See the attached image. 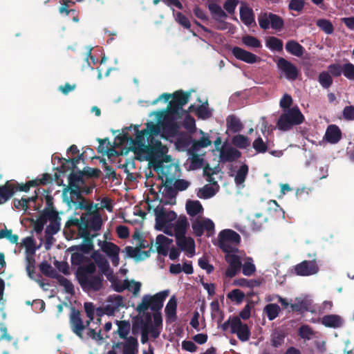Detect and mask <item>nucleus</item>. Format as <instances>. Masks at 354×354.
Wrapping results in <instances>:
<instances>
[{"label":"nucleus","mask_w":354,"mask_h":354,"mask_svg":"<svg viewBox=\"0 0 354 354\" xmlns=\"http://www.w3.org/2000/svg\"><path fill=\"white\" fill-rule=\"evenodd\" d=\"M223 331H227L230 328L231 333L236 334L241 342H246L250 339L251 333L248 326L244 324L237 316L230 317L229 319L221 324Z\"/></svg>","instance_id":"0eeeda50"},{"label":"nucleus","mask_w":354,"mask_h":354,"mask_svg":"<svg viewBox=\"0 0 354 354\" xmlns=\"http://www.w3.org/2000/svg\"><path fill=\"white\" fill-rule=\"evenodd\" d=\"M277 66L284 74L287 80L295 81L297 79L299 73V69L290 61L283 57H279L277 62Z\"/></svg>","instance_id":"1a4fd4ad"},{"label":"nucleus","mask_w":354,"mask_h":354,"mask_svg":"<svg viewBox=\"0 0 354 354\" xmlns=\"http://www.w3.org/2000/svg\"><path fill=\"white\" fill-rule=\"evenodd\" d=\"M232 144L239 149H246L250 145L249 138L242 134L234 136L232 140Z\"/></svg>","instance_id":"37998d69"},{"label":"nucleus","mask_w":354,"mask_h":354,"mask_svg":"<svg viewBox=\"0 0 354 354\" xmlns=\"http://www.w3.org/2000/svg\"><path fill=\"white\" fill-rule=\"evenodd\" d=\"M172 240L162 234H158L156 236V250L158 254L162 256H167L169 252V248L172 243Z\"/></svg>","instance_id":"bb28decb"},{"label":"nucleus","mask_w":354,"mask_h":354,"mask_svg":"<svg viewBox=\"0 0 354 354\" xmlns=\"http://www.w3.org/2000/svg\"><path fill=\"white\" fill-rule=\"evenodd\" d=\"M75 205V209H84L86 211L84 213H88L90 212L94 211V209L97 208L96 205L94 206L93 203L88 202L84 198L80 201H77Z\"/></svg>","instance_id":"13d9d810"},{"label":"nucleus","mask_w":354,"mask_h":354,"mask_svg":"<svg viewBox=\"0 0 354 354\" xmlns=\"http://www.w3.org/2000/svg\"><path fill=\"white\" fill-rule=\"evenodd\" d=\"M176 243L181 250L190 254L195 253V242L192 237L186 236V235L177 237L176 238Z\"/></svg>","instance_id":"aec40b11"},{"label":"nucleus","mask_w":354,"mask_h":354,"mask_svg":"<svg viewBox=\"0 0 354 354\" xmlns=\"http://www.w3.org/2000/svg\"><path fill=\"white\" fill-rule=\"evenodd\" d=\"M194 234L196 236H201L204 231L207 232V236H211L214 233V223L209 218L203 221L196 219L192 225Z\"/></svg>","instance_id":"ddd939ff"},{"label":"nucleus","mask_w":354,"mask_h":354,"mask_svg":"<svg viewBox=\"0 0 354 354\" xmlns=\"http://www.w3.org/2000/svg\"><path fill=\"white\" fill-rule=\"evenodd\" d=\"M183 115V113L180 112H172L171 108L167 106V110L162 111L159 115V118L162 119L160 125L176 123L177 122L176 120L181 118Z\"/></svg>","instance_id":"412c9836"},{"label":"nucleus","mask_w":354,"mask_h":354,"mask_svg":"<svg viewBox=\"0 0 354 354\" xmlns=\"http://www.w3.org/2000/svg\"><path fill=\"white\" fill-rule=\"evenodd\" d=\"M85 175L84 173L78 170L77 171H71L68 176V185L75 188H80V187L86 184Z\"/></svg>","instance_id":"a878e982"},{"label":"nucleus","mask_w":354,"mask_h":354,"mask_svg":"<svg viewBox=\"0 0 354 354\" xmlns=\"http://www.w3.org/2000/svg\"><path fill=\"white\" fill-rule=\"evenodd\" d=\"M322 324L326 327L337 328L344 324L343 319L338 315H324L322 319Z\"/></svg>","instance_id":"b1692460"},{"label":"nucleus","mask_w":354,"mask_h":354,"mask_svg":"<svg viewBox=\"0 0 354 354\" xmlns=\"http://www.w3.org/2000/svg\"><path fill=\"white\" fill-rule=\"evenodd\" d=\"M172 179L169 178H166V181L164 183V188L162 192V196L169 200L175 199L177 194L175 187L171 186Z\"/></svg>","instance_id":"58836bf2"},{"label":"nucleus","mask_w":354,"mask_h":354,"mask_svg":"<svg viewBox=\"0 0 354 354\" xmlns=\"http://www.w3.org/2000/svg\"><path fill=\"white\" fill-rule=\"evenodd\" d=\"M242 273L245 276L250 277L256 272V266L252 257H246L242 263Z\"/></svg>","instance_id":"4c0bfd02"},{"label":"nucleus","mask_w":354,"mask_h":354,"mask_svg":"<svg viewBox=\"0 0 354 354\" xmlns=\"http://www.w3.org/2000/svg\"><path fill=\"white\" fill-rule=\"evenodd\" d=\"M207 102H205L201 105H198L196 109V114L198 118L206 120L212 116V113L209 110Z\"/></svg>","instance_id":"8fccbe9b"},{"label":"nucleus","mask_w":354,"mask_h":354,"mask_svg":"<svg viewBox=\"0 0 354 354\" xmlns=\"http://www.w3.org/2000/svg\"><path fill=\"white\" fill-rule=\"evenodd\" d=\"M139 127L140 125L138 124L133 127L136 138H131V145L129 147V149L138 156H140V151L143 148L142 146L146 145L145 142V138L148 140L147 130L142 129L140 131Z\"/></svg>","instance_id":"9d476101"},{"label":"nucleus","mask_w":354,"mask_h":354,"mask_svg":"<svg viewBox=\"0 0 354 354\" xmlns=\"http://www.w3.org/2000/svg\"><path fill=\"white\" fill-rule=\"evenodd\" d=\"M145 129L147 130L148 141L151 140V138H153V136H157L160 131V127L152 122H147V128Z\"/></svg>","instance_id":"338daca9"},{"label":"nucleus","mask_w":354,"mask_h":354,"mask_svg":"<svg viewBox=\"0 0 354 354\" xmlns=\"http://www.w3.org/2000/svg\"><path fill=\"white\" fill-rule=\"evenodd\" d=\"M169 292L164 290L159 292L154 295H145L141 303L138 305L136 310L139 313H145L148 309L153 312V326L159 327L162 326V317L160 310L163 306L164 301L168 296Z\"/></svg>","instance_id":"7ed1b4c3"},{"label":"nucleus","mask_w":354,"mask_h":354,"mask_svg":"<svg viewBox=\"0 0 354 354\" xmlns=\"http://www.w3.org/2000/svg\"><path fill=\"white\" fill-rule=\"evenodd\" d=\"M115 324L118 326V330L115 331L114 333L118 334L121 339H127L131 329L129 322L126 320H115Z\"/></svg>","instance_id":"c9c22d12"},{"label":"nucleus","mask_w":354,"mask_h":354,"mask_svg":"<svg viewBox=\"0 0 354 354\" xmlns=\"http://www.w3.org/2000/svg\"><path fill=\"white\" fill-rule=\"evenodd\" d=\"M270 12H261L260 15L258 17V21L259 26L263 30H267L269 28L270 24Z\"/></svg>","instance_id":"69168bd1"},{"label":"nucleus","mask_w":354,"mask_h":354,"mask_svg":"<svg viewBox=\"0 0 354 354\" xmlns=\"http://www.w3.org/2000/svg\"><path fill=\"white\" fill-rule=\"evenodd\" d=\"M342 74L349 80H354V65L346 63L343 65Z\"/></svg>","instance_id":"774afa93"},{"label":"nucleus","mask_w":354,"mask_h":354,"mask_svg":"<svg viewBox=\"0 0 354 354\" xmlns=\"http://www.w3.org/2000/svg\"><path fill=\"white\" fill-rule=\"evenodd\" d=\"M66 192H69L71 194V199L68 200V203H73V204H76L77 201L84 198L82 193L78 187L75 188L73 187L68 186L64 189V194H65Z\"/></svg>","instance_id":"a19ab883"},{"label":"nucleus","mask_w":354,"mask_h":354,"mask_svg":"<svg viewBox=\"0 0 354 354\" xmlns=\"http://www.w3.org/2000/svg\"><path fill=\"white\" fill-rule=\"evenodd\" d=\"M114 290L118 292H122L125 289L131 290V283L128 280H124L123 283L118 281L116 279L111 282Z\"/></svg>","instance_id":"bf43d9fd"},{"label":"nucleus","mask_w":354,"mask_h":354,"mask_svg":"<svg viewBox=\"0 0 354 354\" xmlns=\"http://www.w3.org/2000/svg\"><path fill=\"white\" fill-rule=\"evenodd\" d=\"M177 301L174 296L171 297L167 302L165 311L167 322H174L176 319Z\"/></svg>","instance_id":"c85d7f7f"},{"label":"nucleus","mask_w":354,"mask_h":354,"mask_svg":"<svg viewBox=\"0 0 354 354\" xmlns=\"http://www.w3.org/2000/svg\"><path fill=\"white\" fill-rule=\"evenodd\" d=\"M227 297L231 301H236V304H239L243 301V300L245 297V294L243 292H242L239 289H234V290H232L231 292H230L227 294Z\"/></svg>","instance_id":"052dcab7"},{"label":"nucleus","mask_w":354,"mask_h":354,"mask_svg":"<svg viewBox=\"0 0 354 354\" xmlns=\"http://www.w3.org/2000/svg\"><path fill=\"white\" fill-rule=\"evenodd\" d=\"M30 187L29 181L19 183L14 179L6 180L3 185H0V205L8 201L16 192H28Z\"/></svg>","instance_id":"6e6552de"},{"label":"nucleus","mask_w":354,"mask_h":354,"mask_svg":"<svg viewBox=\"0 0 354 354\" xmlns=\"http://www.w3.org/2000/svg\"><path fill=\"white\" fill-rule=\"evenodd\" d=\"M97 141L99 142V146L97 151L99 153H106L109 157L117 153L115 149L111 145L108 138H98Z\"/></svg>","instance_id":"2f4dec72"},{"label":"nucleus","mask_w":354,"mask_h":354,"mask_svg":"<svg viewBox=\"0 0 354 354\" xmlns=\"http://www.w3.org/2000/svg\"><path fill=\"white\" fill-rule=\"evenodd\" d=\"M295 273L299 276H310L316 274L319 268L315 259L304 260L295 267Z\"/></svg>","instance_id":"2eb2a0df"},{"label":"nucleus","mask_w":354,"mask_h":354,"mask_svg":"<svg viewBox=\"0 0 354 354\" xmlns=\"http://www.w3.org/2000/svg\"><path fill=\"white\" fill-rule=\"evenodd\" d=\"M102 225V217L97 208L88 213H83L80 218H70L65 225L64 233L67 239L82 238L83 243L70 247V250H81L89 253L93 249V239L89 230L98 231Z\"/></svg>","instance_id":"f257e3e1"},{"label":"nucleus","mask_w":354,"mask_h":354,"mask_svg":"<svg viewBox=\"0 0 354 354\" xmlns=\"http://www.w3.org/2000/svg\"><path fill=\"white\" fill-rule=\"evenodd\" d=\"M232 54L236 59L247 64H254L261 60V58L257 55L239 46H234L232 48Z\"/></svg>","instance_id":"f3484780"},{"label":"nucleus","mask_w":354,"mask_h":354,"mask_svg":"<svg viewBox=\"0 0 354 354\" xmlns=\"http://www.w3.org/2000/svg\"><path fill=\"white\" fill-rule=\"evenodd\" d=\"M40 272L46 277L55 279L59 274L56 270H55L50 263L47 261H42L39 265Z\"/></svg>","instance_id":"79ce46f5"},{"label":"nucleus","mask_w":354,"mask_h":354,"mask_svg":"<svg viewBox=\"0 0 354 354\" xmlns=\"http://www.w3.org/2000/svg\"><path fill=\"white\" fill-rule=\"evenodd\" d=\"M218 240L224 242H230L233 244H238L241 241V236L236 232L227 229L219 232Z\"/></svg>","instance_id":"5701e85b"},{"label":"nucleus","mask_w":354,"mask_h":354,"mask_svg":"<svg viewBox=\"0 0 354 354\" xmlns=\"http://www.w3.org/2000/svg\"><path fill=\"white\" fill-rule=\"evenodd\" d=\"M68 251L73 252L71 257V262L72 265L74 266H82V263L84 262L88 261V259L84 256V252L81 250H70V248H68Z\"/></svg>","instance_id":"ea45409f"},{"label":"nucleus","mask_w":354,"mask_h":354,"mask_svg":"<svg viewBox=\"0 0 354 354\" xmlns=\"http://www.w3.org/2000/svg\"><path fill=\"white\" fill-rule=\"evenodd\" d=\"M188 226L189 223L186 216H180L172 226L174 228L175 238L186 235Z\"/></svg>","instance_id":"cd10ccee"},{"label":"nucleus","mask_w":354,"mask_h":354,"mask_svg":"<svg viewBox=\"0 0 354 354\" xmlns=\"http://www.w3.org/2000/svg\"><path fill=\"white\" fill-rule=\"evenodd\" d=\"M47 223L46 209L39 214L34 225V230L36 233L39 234L42 232L44 225Z\"/></svg>","instance_id":"864d4df0"},{"label":"nucleus","mask_w":354,"mask_h":354,"mask_svg":"<svg viewBox=\"0 0 354 354\" xmlns=\"http://www.w3.org/2000/svg\"><path fill=\"white\" fill-rule=\"evenodd\" d=\"M102 251L109 257L116 253H120V248L113 243L104 242L102 246Z\"/></svg>","instance_id":"6e6d98bb"},{"label":"nucleus","mask_w":354,"mask_h":354,"mask_svg":"<svg viewBox=\"0 0 354 354\" xmlns=\"http://www.w3.org/2000/svg\"><path fill=\"white\" fill-rule=\"evenodd\" d=\"M216 194L215 189L210 185H206L202 188H200L197 196L201 198H210Z\"/></svg>","instance_id":"5fc2aeb1"},{"label":"nucleus","mask_w":354,"mask_h":354,"mask_svg":"<svg viewBox=\"0 0 354 354\" xmlns=\"http://www.w3.org/2000/svg\"><path fill=\"white\" fill-rule=\"evenodd\" d=\"M55 279L57 280L60 286L64 288L66 292L68 294H73L74 292V286L68 279L59 274H58Z\"/></svg>","instance_id":"603ef678"},{"label":"nucleus","mask_w":354,"mask_h":354,"mask_svg":"<svg viewBox=\"0 0 354 354\" xmlns=\"http://www.w3.org/2000/svg\"><path fill=\"white\" fill-rule=\"evenodd\" d=\"M69 323L72 331L80 338H83L82 333L86 326L81 318L80 312L75 308H71Z\"/></svg>","instance_id":"4468645a"},{"label":"nucleus","mask_w":354,"mask_h":354,"mask_svg":"<svg viewBox=\"0 0 354 354\" xmlns=\"http://www.w3.org/2000/svg\"><path fill=\"white\" fill-rule=\"evenodd\" d=\"M47 221H50L48 225L46 228V234L53 235L57 233L60 229L61 218L58 213L53 209H46Z\"/></svg>","instance_id":"dca6fc26"},{"label":"nucleus","mask_w":354,"mask_h":354,"mask_svg":"<svg viewBox=\"0 0 354 354\" xmlns=\"http://www.w3.org/2000/svg\"><path fill=\"white\" fill-rule=\"evenodd\" d=\"M162 136L166 139L169 138H174L178 134L180 125L176 123L167 124L160 125Z\"/></svg>","instance_id":"473e14b6"},{"label":"nucleus","mask_w":354,"mask_h":354,"mask_svg":"<svg viewBox=\"0 0 354 354\" xmlns=\"http://www.w3.org/2000/svg\"><path fill=\"white\" fill-rule=\"evenodd\" d=\"M148 142V145L142 146L140 156L144 155L145 159L152 165L153 169L158 171L162 167V158L168 149L160 140L155 138H151V140Z\"/></svg>","instance_id":"20e7f679"},{"label":"nucleus","mask_w":354,"mask_h":354,"mask_svg":"<svg viewBox=\"0 0 354 354\" xmlns=\"http://www.w3.org/2000/svg\"><path fill=\"white\" fill-rule=\"evenodd\" d=\"M297 334L301 339L309 340L314 337L315 333L309 325L303 324L299 328Z\"/></svg>","instance_id":"c03bdc74"},{"label":"nucleus","mask_w":354,"mask_h":354,"mask_svg":"<svg viewBox=\"0 0 354 354\" xmlns=\"http://www.w3.org/2000/svg\"><path fill=\"white\" fill-rule=\"evenodd\" d=\"M225 259L228 263V267L225 271L226 277L232 278L240 272L242 267L241 257L236 254H226Z\"/></svg>","instance_id":"9b49d317"},{"label":"nucleus","mask_w":354,"mask_h":354,"mask_svg":"<svg viewBox=\"0 0 354 354\" xmlns=\"http://www.w3.org/2000/svg\"><path fill=\"white\" fill-rule=\"evenodd\" d=\"M156 225L158 230H161L167 223L176 219L177 214L174 211L166 212L163 207H157L154 209Z\"/></svg>","instance_id":"f8f14e48"},{"label":"nucleus","mask_w":354,"mask_h":354,"mask_svg":"<svg viewBox=\"0 0 354 354\" xmlns=\"http://www.w3.org/2000/svg\"><path fill=\"white\" fill-rule=\"evenodd\" d=\"M241 156V153L236 148L232 147H221L219 149V162H232L238 160Z\"/></svg>","instance_id":"a211bd4d"},{"label":"nucleus","mask_w":354,"mask_h":354,"mask_svg":"<svg viewBox=\"0 0 354 354\" xmlns=\"http://www.w3.org/2000/svg\"><path fill=\"white\" fill-rule=\"evenodd\" d=\"M190 96V91H184L183 90L176 91L172 94L164 93L156 98L152 102V104H157L161 99H164L165 102H167L172 97V100L169 102L168 106L171 108L172 112L178 111L183 113V112H185V110L183 109V106L188 103Z\"/></svg>","instance_id":"39448f33"},{"label":"nucleus","mask_w":354,"mask_h":354,"mask_svg":"<svg viewBox=\"0 0 354 354\" xmlns=\"http://www.w3.org/2000/svg\"><path fill=\"white\" fill-rule=\"evenodd\" d=\"M324 136L329 143L336 144L342 138V132L337 125L330 124L327 127Z\"/></svg>","instance_id":"4be33fe9"},{"label":"nucleus","mask_w":354,"mask_h":354,"mask_svg":"<svg viewBox=\"0 0 354 354\" xmlns=\"http://www.w3.org/2000/svg\"><path fill=\"white\" fill-rule=\"evenodd\" d=\"M227 129L233 133H238L243 129L241 120L234 115H230L226 118Z\"/></svg>","instance_id":"72a5a7b5"},{"label":"nucleus","mask_w":354,"mask_h":354,"mask_svg":"<svg viewBox=\"0 0 354 354\" xmlns=\"http://www.w3.org/2000/svg\"><path fill=\"white\" fill-rule=\"evenodd\" d=\"M266 44L272 50L281 52L283 50V41L274 36L269 37Z\"/></svg>","instance_id":"a18cd8bd"},{"label":"nucleus","mask_w":354,"mask_h":354,"mask_svg":"<svg viewBox=\"0 0 354 354\" xmlns=\"http://www.w3.org/2000/svg\"><path fill=\"white\" fill-rule=\"evenodd\" d=\"M286 333L282 330H274L270 335V344L274 348L281 347L285 342Z\"/></svg>","instance_id":"f704fd0d"},{"label":"nucleus","mask_w":354,"mask_h":354,"mask_svg":"<svg viewBox=\"0 0 354 354\" xmlns=\"http://www.w3.org/2000/svg\"><path fill=\"white\" fill-rule=\"evenodd\" d=\"M242 42L244 45L253 48H260L261 44L260 41L255 37L246 35L243 37Z\"/></svg>","instance_id":"e2e57ef3"},{"label":"nucleus","mask_w":354,"mask_h":354,"mask_svg":"<svg viewBox=\"0 0 354 354\" xmlns=\"http://www.w3.org/2000/svg\"><path fill=\"white\" fill-rule=\"evenodd\" d=\"M270 26L276 30H281L284 26L283 19L279 15L270 12Z\"/></svg>","instance_id":"09e8293b"},{"label":"nucleus","mask_w":354,"mask_h":354,"mask_svg":"<svg viewBox=\"0 0 354 354\" xmlns=\"http://www.w3.org/2000/svg\"><path fill=\"white\" fill-rule=\"evenodd\" d=\"M186 210L189 216H195L202 212L203 208L200 201L189 200L186 203Z\"/></svg>","instance_id":"e433bc0d"},{"label":"nucleus","mask_w":354,"mask_h":354,"mask_svg":"<svg viewBox=\"0 0 354 354\" xmlns=\"http://www.w3.org/2000/svg\"><path fill=\"white\" fill-rule=\"evenodd\" d=\"M96 265L89 262L77 268L75 276L84 291L97 292L103 288L104 277L96 272Z\"/></svg>","instance_id":"f03ea898"},{"label":"nucleus","mask_w":354,"mask_h":354,"mask_svg":"<svg viewBox=\"0 0 354 354\" xmlns=\"http://www.w3.org/2000/svg\"><path fill=\"white\" fill-rule=\"evenodd\" d=\"M123 354H138V342L136 337L130 336L123 344Z\"/></svg>","instance_id":"7c9ffc66"},{"label":"nucleus","mask_w":354,"mask_h":354,"mask_svg":"<svg viewBox=\"0 0 354 354\" xmlns=\"http://www.w3.org/2000/svg\"><path fill=\"white\" fill-rule=\"evenodd\" d=\"M316 25L327 35H331L334 32L333 25L328 19H319L316 21Z\"/></svg>","instance_id":"de8ad7c7"},{"label":"nucleus","mask_w":354,"mask_h":354,"mask_svg":"<svg viewBox=\"0 0 354 354\" xmlns=\"http://www.w3.org/2000/svg\"><path fill=\"white\" fill-rule=\"evenodd\" d=\"M240 19L247 26L256 25L253 10L247 6L240 7Z\"/></svg>","instance_id":"393cba45"},{"label":"nucleus","mask_w":354,"mask_h":354,"mask_svg":"<svg viewBox=\"0 0 354 354\" xmlns=\"http://www.w3.org/2000/svg\"><path fill=\"white\" fill-rule=\"evenodd\" d=\"M286 50L291 55L298 57H301L305 51V48L295 40H289L286 42Z\"/></svg>","instance_id":"c756f323"},{"label":"nucleus","mask_w":354,"mask_h":354,"mask_svg":"<svg viewBox=\"0 0 354 354\" xmlns=\"http://www.w3.org/2000/svg\"><path fill=\"white\" fill-rule=\"evenodd\" d=\"M212 142L207 136H203L199 140H195L192 142L194 150H198L201 148L207 147L211 145Z\"/></svg>","instance_id":"680f3d73"},{"label":"nucleus","mask_w":354,"mask_h":354,"mask_svg":"<svg viewBox=\"0 0 354 354\" xmlns=\"http://www.w3.org/2000/svg\"><path fill=\"white\" fill-rule=\"evenodd\" d=\"M304 116L298 108L295 106L291 109L285 110L278 119L277 125L279 130L286 131L303 123Z\"/></svg>","instance_id":"423d86ee"},{"label":"nucleus","mask_w":354,"mask_h":354,"mask_svg":"<svg viewBox=\"0 0 354 354\" xmlns=\"http://www.w3.org/2000/svg\"><path fill=\"white\" fill-rule=\"evenodd\" d=\"M319 82L322 85V86L324 88H329L332 83H333V79L330 77V75L327 72H322L319 75Z\"/></svg>","instance_id":"0e129e2a"},{"label":"nucleus","mask_w":354,"mask_h":354,"mask_svg":"<svg viewBox=\"0 0 354 354\" xmlns=\"http://www.w3.org/2000/svg\"><path fill=\"white\" fill-rule=\"evenodd\" d=\"M207 7L212 15V19L222 25L218 28L221 30H225L226 28V23L223 20L227 17L225 12L218 4L216 3H210L208 4Z\"/></svg>","instance_id":"6ab92c4d"},{"label":"nucleus","mask_w":354,"mask_h":354,"mask_svg":"<svg viewBox=\"0 0 354 354\" xmlns=\"http://www.w3.org/2000/svg\"><path fill=\"white\" fill-rule=\"evenodd\" d=\"M248 173V166L243 164L240 167L234 178V182L237 185L243 184Z\"/></svg>","instance_id":"49530a36"},{"label":"nucleus","mask_w":354,"mask_h":354,"mask_svg":"<svg viewBox=\"0 0 354 354\" xmlns=\"http://www.w3.org/2000/svg\"><path fill=\"white\" fill-rule=\"evenodd\" d=\"M265 312L269 320L274 319L280 312L279 306L276 304H269L265 307Z\"/></svg>","instance_id":"3c124183"},{"label":"nucleus","mask_w":354,"mask_h":354,"mask_svg":"<svg viewBox=\"0 0 354 354\" xmlns=\"http://www.w3.org/2000/svg\"><path fill=\"white\" fill-rule=\"evenodd\" d=\"M252 147L254 149L259 153H264L268 151V145L266 142H265L261 137L257 138L253 143H252Z\"/></svg>","instance_id":"4d7b16f0"}]
</instances>
